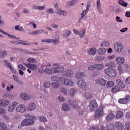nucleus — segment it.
<instances>
[{
	"label": "nucleus",
	"instance_id": "nucleus-58",
	"mask_svg": "<svg viewBox=\"0 0 130 130\" xmlns=\"http://www.w3.org/2000/svg\"><path fill=\"white\" fill-rule=\"evenodd\" d=\"M116 21H117V22H119V23H122V19L119 16L116 17Z\"/></svg>",
	"mask_w": 130,
	"mask_h": 130
},
{
	"label": "nucleus",
	"instance_id": "nucleus-36",
	"mask_svg": "<svg viewBox=\"0 0 130 130\" xmlns=\"http://www.w3.org/2000/svg\"><path fill=\"white\" fill-rule=\"evenodd\" d=\"M45 6H35L34 7V10H40V11H43V10H45Z\"/></svg>",
	"mask_w": 130,
	"mask_h": 130
},
{
	"label": "nucleus",
	"instance_id": "nucleus-32",
	"mask_svg": "<svg viewBox=\"0 0 130 130\" xmlns=\"http://www.w3.org/2000/svg\"><path fill=\"white\" fill-rule=\"evenodd\" d=\"M51 86L53 88V89H57L59 88V83L57 82H52L51 84Z\"/></svg>",
	"mask_w": 130,
	"mask_h": 130
},
{
	"label": "nucleus",
	"instance_id": "nucleus-46",
	"mask_svg": "<svg viewBox=\"0 0 130 130\" xmlns=\"http://www.w3.org/2000/svg\"><path fill=\"white\" fill-rule=\"evenodd\" d=\"M43 72H45V74H47L48 75H50V74H51V73H52V71L50 70V69H45Z\"/></svg>",
	"mask_w": 130,
	"mask_h": 130
},
{
	"label": "nucleus",
	"instance_id": "nucleus-21",
	"mask_svg": "<svg viewBox=\"0 0 130 130\" xmlns=\"http://www.w3.org/2000/svg\"><path fill=\"white\" fill-rule=\"evenodd\" d=\"M120 91V87L118 86H114L112 89H111V92L112 93H117V92H119Z\"/></svg>",
	"mask_w": 130,
	"mask_h": 130
},
{
	"label": "nucleus",
	"instance_id": "nucleus-24",
	"mask_svg": "<svg viewBox=\"0 0 130 130\" xmlns=\"http://www.w3.org/2000/svg\"><path fill=\"white\" fill-rule=\"evenodd\" d=\"M84 76H85V74L84 72H79L76 74L75 77L76 79H81V78H83Z\"/></svg>",
	"mask_w": 130,
	"mask_h": 130
},
{
	"label": "nucleus",
	"instance_id": "nucleus-37",
	"mask_svg": "<svg viewBox=\"0 0 130 130\" xmlns=\"http://www.w3.org/2000/svg\"><path fill=\"white\" fill-rule=\"evenodd\" d=\"M96 49L95 48H93L90 49L88 51V53H89V54H91V55H93L96 53Z\"/></svg>",
	"mask_w": 130,
	"mask_h": 130
},
{
	"label": "nucleus",
	"instance_id": "nucleus-55",
	"mask_svg": "<svg viewBox=\"0 0 130 130\" xmlns=\"http://www.w3.org/2000/svg\"><path fill=\"white\" fill-rule=\"evenodd\" d=\"M58 99L60 102H64V101H66V99H64L62 95L59 96Z\"/></svg>",
	"mask_w": 130,
	"mask_h": 130
},
{
	"label": "nucleus",
	"instance_id": "nucleus-42",
	"mask_svg": "<svg viewBox=\"0 0 130 130\" xmlns=\"http://www.w3.org/2000/svg\"><path fill=\"white\" fill-rule=\"evenodd\" d=\"M37 66L35 64L30 63V66L29 67V70H31L32 71H35V70H37Z\"/></svg>",
	"mask_w": 130,
	"mask_h": 130
},
{
	"label": "nucleus",
	"instance_id": "nucleus-22",
	"mask_svg": "<svg viewBox=\"0 0 130 130\" xmlns=\"http://www.w3.org/2000/svg\"><path fill=\"white\" fill-rule=\"evenodd\" d=\"M115 118V115L111 112L106 117L107 120H111V119H113V118Z\"/></svg>",
	"mask_w": 130,
	"mask_h": 130
},
{
	"label": "nucleus",
	"instance_id": "nucleus-15",
	"mask_svg": "<svg viewBox=\"0 0 130 130\" xmlns=\"http://www.w3.org/2000/svg\"><path fill=\"white\" fill-rule=\"evenodd\" d=\"M16 111L17 112H21V113H24L25 111V106L23 105H20L16 108Z\"/></svg>",
	"mask_w": 130,
	"mask_h": 130
},
{
	"label": "nucleus",
	"instance_id": "nucleus-45",
	"mask_svg": "<svg viewBox=\"0 0 130 130\" xmlns=\"http://www.w3.org/2000/svg\"><path fill=\"white\" fill-rule=\"evenodd\" d=\"M85 98H86L87 99H88V100H90V99H92V98H93V94L86 93L85 94Z\"/></svg>",
	"mask_w": 130,
	"mask_h": 130
},
{
	"label": "nucleus",
	"instance_id": "nucleus-9",
	"mask_svg": "<svg viewBox=\"0 0 130 130\" xmlns=\"http://www.w3.org/2000/svg\"><path fill=\"white\" fill-rule=\"evenodd\" d=\"M52 72L53 74H58L59 73H61L63 71V67H54L51 69Z\"/></svg>",
	"mask_w": 130,
	"mask_h": 130
},
{
	"label": "nucleus",
	"instance_id": "nucleus-27",
	"mask_svg": "<svg viewBox=\"0 0 130 130\" xmlns=\"http://www.w3.org/2000/svg\"><path fill=\"white\" fill-rule=\"evenodd\" d=\"M62 109L63 111H69L70 106L67 104L63 103L62 106Z\"/></svg>",
	"mask_w": 130,
	"mask_h": 130
},
{
	"label": "nucleus",
	"instance_id": "nucleus-10",
	"mask_svg": "<svg viewBox=\"0 0 130 130\" xmlns=\"http://www.w3.org/2000/svg\"><path fill=\"white\" fill-rule=\"evenodd\" d=\"M0 32H1V33H3V34H5V35H8V37L11 39H15V40H20V38L16 37L14 35L9 34V33L4 31L3 29L1 28H0Z\"/></svg>",
	"mask_w": 130,
	"mask_h": 130
},
{
	"label": "nucleus",
	"instance_id": "nucleus-62",
	"mask_svg": "<svg viewBox=\"0 0 130 130\" xmlns=\"http://www.w3.org/2000/svg\"><path fill=\"white\" fill-rule=\"evenodd\" d=\"M125 83L126 85H130V77H127L125 79Z\"/></svg>",
	"mask_w": 130,
	"mask_h": 130
},
{
	"label": "nucleus",
	"instance_id": "nucleus-57",
	"mask_svg": "<svg viewBox=\"0 0 130 130\" xmlns=\"http://www.w3.org/2000/svg\"><path fill=\"white\" fill-rule=\"evenodd\" d=\"M61 92L63 93V94H64V95H67V94H68V91L64 88H62L61 89Z\"/></svg>",
	"mask_w": 130,
	"mask_h": 130
},
{
	"label": "nucleus",
	"instance_id": "nucleus-4",
	"mask_svg": "<svg viewBox=\"0 0 130 130\" xmlns=\"http://www.w3.org/2000/svg\"><path fill=\"white\" fill-rule=\"evenodd\" d=\"M130 101V95H126L124 98L119 99L118 102L120 104H127Z\"/></svg>",
	"mask_w": 130,
	"mask_h": 130
},
{
	"label": "nucleus",
	"instance_id": "nucleus-34",
	"mask_svg": "<svg viewBox=\"0 0 130 130\" xmlns=\"http://www.w3.org/2000/svg\"><path fill=\"white\" fill-rule=\"evenodd\" d=\"M118 3H119V5H120L121 6H122L123 7H125V8H126V7H127V3H126L124 1L119 0Z\"/></svg>",
	"mask_w": 130,
	"mask_h": 130
},
{
	"label": "nucleus",
	"instance_id": "nucleus-60",
	"mask_svg": "<svg viewBox=\"0 0 130 130\" xmlns=\"http://www.w3.org/2000/svg\"><path fill=\"white\" fill-rule=\"evenodd\" d=\"M50 86V82H47L44 84V87H45V88H49Z\"/></svg>",
	"mask_w": 130,
	"mask_h": 130
},
{
	"label": "nucleus",
	"instance_id": "nucleus-33",
	"mask_svg": "<svg viewBox=\"0 0 130 130\" xmlns=\"http://www.w3.org/2000/svg\"><path fill=\"white\" fill-rule=\"evenodd\" d=\"M99 54H105L106 53V49L105 48H100L98 51Z\"/></svg>",
	"mask_w": 130,
	"mask_h": 130
},
{
	"label": "nucleus",
	"instance_id": "nucleus-11",
	"mask_svg": "<svg viewBox=\"0 0 130 130\" xmlns=\"http://www.w3.org/2000/svg\"><path fill=\"white\" fill-rule=\"evenodd\" d=\"M61 84H64L66 86H74V82L69 80V79H64V78H63V79H62Z\"/></svg>",
	"mask_w": 130,
	"mask_h": 130
},
{
	"label": "nucleus",
	"instance_id": "nucleus-3",
	"mask_svg": "<svg viewBox=\"0 0 130 130\" xmlns=\"http://www.w3.org/2000/svg\"><path fill=\"white\" fill-rule=\"evenodd\" d=\"M114 48L116 52L120 53V52L122 51V49H123V45L121 43H117L114 44Z\"/></svg>",
	"mask_w": 130,
	"mask_h": 130
},
{
	"label": "nucleus",
	"instance_id": "nucleus-38",
	"mask_svg": "<svg viewBox=\"0 0 130 130\" xmlns=\"http://www.w3.org/2000/svg\"><path fill=\"white\" fill-rule=\"evenodd\" d=\"M28 62H30V63H36L37 62V60L35 58H29L27 59Z\"/></svg>",
	"mask_w": 130,
	"mask_h": 130
},
{
	"label": "nucleus",
	"instance_id": "nucleus-28",
	"mask_svg": "<svg viewBox=\"0 0 130 130\" xmlns=\"http://www.w3.org/2000/svg\"><path fill=\"white\" fill-rule=\"evenodd\" d=\"M116 83H117V85H118V86H120L122 89L125 88V85H123V82L121 81V80L120 79L117 80Z\"/></svg>",
	"mask_w": 130,
	"mask_h": 130
},
{
	"label": "nucleus",
	"instance_id": "nucleus-41",
	"mask_svg": "<svg viewBox=\"0 0 130 130\" xmlns=\"http://www.w3.org/2000/svg\"><path fill=\"white\" fill-rule=\"evenodd\" d=\"M106 65L108 67H111L112 68H114V67H115L114 61H110L109 63H106Z\"/></svg>",
	"mask_w": 130,
	"mask_h": 130
},
{
	"label": "nucleus",
	"instance_id": "nucleus-48",
	"mask_svg": "<svg viewBox=\"0 0 130 130\" xmlns=\"http://www.w3.org/2000/svg\"><path fill=\"white\" fill-rule=\"evenodd\" d=\"M70 93V95H71V96H74V95H75V94H76V93H77V90L74 88L71 89Z\"/></svg>",
	"mask_w": 130,
	"mask_h": 130
},
{
	"label": "nucleus",
	"instance_id": "nucleus-53",
	"mask_svg": "<svg viewBox=\"0 0 130 130\" xmlns=\"http://www.w3.org/2000/svg\"><path fill=\"white\" fill-rule=\"evenodd\" d=\"M124 130H130V122L126 123Z\"/></svg>",
	"mask_w": 130,
	"mask_h": 130
},
{
	"label": "nucleus",
	"instance_id": "nucleus-63",
	"mask_svg": "<svg viewBox=\"0 0 130 130\" xmlns=\"http://www.w3.org/2000/svg\"><path fill=\"white\" fill-rule=\"evenodd\" d=\"M5 63H6L7 67L10 69V68L12 67V64H11V63L9 61H4Z\"/></svg>",
	"mask_w": 130,
	"mask_h": 130
},
{
	"label": "nucleus",
	"instance_id": "nucleus-35",
	"mask_svg": "<svg viewBox=\"0 0 130 130\" xmlns=\"http://www.w3.org/2000/svg\"><path fill=\"white\" fill-rule=\"evenodd\" d=\"M107 130H114L115 129L114 124H113V123L109 124L107 125Z\"/></svg>",
	"mask_w": 130,
	"mask_h": 130
},
{
	"label": "nucleus",
	"instance_id": "nucleus-23",
	"mask_svg": "<svg viewBox=\"0 0 130 130\" xmlns=\"http://www.w3.org/2000/svg\"><path fill=\"white\" fill-rule=\"evenodd\" d=\"M20 97L23 100H29L30 99V96L27 93H22Z\"/></svg>",
	"mask_w": 130,
	"mask_h": 130
},
{
	"label": "nucleus",
	"instance_id": "nucleus-13",
	"mask_svg": "<svg viewBox=\"0 0 130 130\" xmlns=\"http://www.w3.org/2000/svg\"><path fill=\"white\" fill-rule=\"evenodd\" d=\"M68 103L69 105H71V106H72L74 108H77L78 107V106H77V102L74 99L69 98L68 99Z\"/></svg>",
	"mask_w": 130,
	"mask_h": 130
},
{
	"label": "nucleus",
	"instance_id": "nucleus-20",
	"mask_svg": "<svg viewBox=\"0 0 130 130\" xmlns=\"http://www.w3.org/2000/svg\"><path fill=\"white\" fill-rule=\"evenodd\" d=\"M116 61H117L118 64H123V63H124V58L117 57L116 58Z\"/></svg>",
	"mask_w": 130,
	"mask_h": 130
},
{
	"label": "nucleus",
	"instance_id": "nucleus-50",
	"mask_svg": "<svg viewBox=\"0 0 130 130\" xmlns=\"http://www.w3.org/2000/svg\"><path fill=\"white\" fill-rule=\"evenodd\" d=\"M5 55H7V52H6V51L0 52V58H4L5 57Z\"/></svg>",
	"mask_w": 130,
	"mask_h": 130
},
{
	"label": "nucleus",
	"instance_id": "nucleus-40",
	"mask_svg": "<svg viewBox=\"0 0 130 130\" xmlns=\"http://www.w3.org/2000/svg\"><path fill=\"white\" fill-rule=\"evenodd\" d=\"M113 86H114V82L112 81H109L107 83V87H108V88H111V87H113Z\"/></svg>",
	"mask_w": 130,
	"mask_h": 130
},
{
	"label": "nucleus",
	"instance_id": "nucleus-1",
	"mask_svg": "<svg viewBox=\"0 0 130 130\" xmlns=\"http://www.w3.org/2000/svg\"><path fill=\"white\" fill-rule=\"evenodd\" d=\"M26 117H28V118L25 119L21 122V126L33 125L35 122L34 120L36 119V117L27 114Z\"/></svg>",
	"mask_w": 130,
	"mask_h": 130
},
{
	"label": "nucleus",
	"instance_id": "nucleus-59",
	"mask_svg": "<svg viewBox=\"0 0 130 130\" xmlns=\"http://www.w3.org/2000/svg\"><path fill=\"white\" fill-rule=\"evenodd\" d=\"M89 130H99V126H94L89 128Z\"/></svg>",
	"mask_w": 130,
	"mask_h": 130
},
{
	"label": "nucleus",
	"instance_id": "nucleus-64",
	"mask_svg": "<svg viewBox=\"0 0 130 130\" xmlns=\"http://www.w3.org/2000/svg\"><path fill=\"white\" fill-rule=\"evenodd\" d=\"M125 118H127V119H130V112H127L125 114Z\"/></svg>",
	"mask_w": 130,
	"mask_h": 130
},
{
	"label": "nucleus",
	"instance_id": "nucleus-19",
	"mask_svg": "<svg viewBox=\"0 0 130 130\" xmlns=\"http://www.w3.org/2000/svg\"><path fill=\"white\" fill-rule=\"evenodd\" d=\"M10 104V101L5 100H0V106L5 107L7 106V105H9Z\"/></svg>",
	"mask_w": 130,
	"mask_h": 130
},
{
	"label": "nucleus",
	"instance_id": "nucleus-5",
	"mask_svg": "<svg viewBox=\"0 0 130 130\" xmlns=\"http://www.w3.org/2000/svg\"><path fill=\"white\" fill-rule=\"evenodd\" d=\"M104 68V66L101 64H96L92 65L88 68V70L90 71H94V70H98L101 71L102 69Z\"/></svg>",
	"mask_w": 130,
	"mask_h": 130
},
{
	"label": "nucleus",
	"instance_id": "nucleus-39",
	"mask_svg": "<svg viewBox=\"0 0 130 130\" xmlns=\"http://www.w3.org/2000/svg\"><path fill=\"white\" fill-rule=\"evenodd\" d=\"M91 5V2H88L87 4L86 9L83 10V13H85V14H88V11L90 9V6Z\"/></svg>",
	"mask_w": 130,
	"mask_h": 130
},
{
	"label": "nucleus",
	"instance_id": "nucleus-25",
	"mask_svg": "<svg viewBox=\"0 0 130 130\" xmlns=\"http://www.w3.org/2000/svg\"><path fill=\"white\" fill-rule=\"evenodd\" d=\"M115 126H116V127L117 128V129H119V130L123 129V125H122L120 122H116L115 123Z\"/></svg>",
	"mask_w": 130,
	"mask_h": 130
},
{
	"label": "nucleus",
	"instance_id": "nucleus-17",
	"mask_svg": "<svg viewBox=\"0 0 130 130\" xmlns=\"http://www.w3.org/2000/svg\"><path fill=\"white\" fill-rule=\"evenodd\" d=\"M97 84H100L101 86H103V87H105V85H106V80L104 78H101L96 81Z\"/></svg>",
	"mask_w": 130,
	"mask_h": 130
},
{
	"label": "nucleus",
	"instance_id": "nucleus-29",
	"mask_svg": "<svg viewBox=\"0 0 130 130\" xmlns=\"http://www.w3.org/2000/svg\"><path fill=\"white\" fill-rule=\"evenodd\" d=\"M78 2H79L78 0L71 1L70 2H68L67 3V5L69 6V7H72V6H74V5H76Z\"/></svg>",
	"mask_w": 130,
	"mask_h": 130
},
{
	"label": "nucleus",
	"instance_id": "nucleus-30",
	"mask_svg": "<svg viewBox=\"0 0 130 130\" xmlns=\"http://www.w3.org/2000/svg\"><path fill=\"white\" fill-rule=\"evenodd\" d=\"M123 116V112L121 111H118L116 115V118H122Z\"/></svg>",
	"mask_w": 130,
	"mask_h": 130
},
{
	"label": "nucleus",
	"instance_id": "nucleus-8",
	"mask_svg": "<svg viewBox=\"0 0 130 130\" xmlns=\"http://www.w3.org/2000/svg\"><path fill=\"white\" fill-rule=\"evenodd\" d=\"M42 42H47V43H53L54 45H56L59 43V40L58 39H45L42 40Z\"/></svg>",
	"mask_w": 130,
	"mask_h": 130
},
{
	"label": "nucleus",
	"instance_id": "nucleus-31",
	"mask_svg": "<svg viewBox=\"0 0 130 130\" xmlns=\"http://www.w3.org/2000/svg\"><path fill=\"white\" fill-rule=\"evenodd\" d=\"M71 33H72L71 30H68L62 35L63 38H68V37H69L71 35Z\"/></svg>",
	"mask_w": 130,
	"mask_h": 130
},
{
	"label": "nucleus",
	"instance_id": "nucleus-18",
	"mask_svg": "<svg viewBox=\"0 0 130 130\" xmlns=\"http://www.w3.org/2000/svg\"><path fill=\"white\" fill-rule=\"evenodd\" d=\"M52 81L54 82H58L61 83L62 80H63V77H57L56 76H52L51 77Z\"/></svg>",
	"mask_w": 130,
	"mask_h": 130
},
{
	"label": "nucleus",
	"instance_id": "nucleus-44",
	"mask_svg": "<svg viewBox=\"0 0 130 130\" xmlns=\"http://www.w3.org/2000/svg\"><path fill=\"white\" fill-rule=\"evenodd\" d=\"M46 13L48 14H53L54 13V11H53L52 8L47 9L46 10Z\"/></svg>",
	"mask_w": 130,
	"mask_h": 130
},
{
	"label": "nucleus",
	"instance_id": "nucleus-26",
	"mask_svg": "<svg viewBox=\"0 0 130 130\" xmlns=\"http://www.w3.org/2000/svg\"><path fill=\"white\" fill-rule=\"evenodd\" d=\"M36 108V105L34 103H31L29 104V107L27 108V110L28 111H32V110H34Z\"/></svg>",
	"mask_w": 130,
	"mask_h": 130
},
{
	"label": "nucleus",
	"instance_id": "nucleus-56",
	"mask_svg": "<svg viewBox=\"0 0 130 130\" xmlns=\"http://www.w3.org/2000/svg\"><path fill=\"white\" fill-rule=\"evenodd\" d=\"M120 74H122L123 73V68L121 66H119L117 68Z\"/></svg>",
	"mask_w": 130,
	"mask_h": 130
},
{
	"label": "nucleus",
	"instance_id": "nucleus-7",
	"mask_svg": "<svg viewBox=\"0 0 130 130\" xmlns=\"http://www.w3.org/2000/svg\"><path fill=\"white\" fill-rule=\"evenodd\" d=\"M103 115V108L100 107L94 113V118H99Z\"/></svg>",
	"mask_w": 130,
	"mask_h": 130
},
{
	"label": "nucleus",
	"instance_id": "nucleus-49",
	"mask_svg": "<svg viewBox=\"0 0 130 130\" xmlns=\"http://www.w3.org/2000/svg\"><path fill=\"white\" fill-rule=\"evenodd\" d=\"M40 121H42V122H47V119L46 117L44 116H41L40 117Z\"/></svg>",
	"mask_w": 130,
	"mask_h": 130
},
{
	"label": "nucleus",
	"instance_id": "nucleus-52",
	"mask_svg": "<svg viewBox=\"0 0 130 130\" xmlns=\"http://www.w3.org/2000/svg\"><path fill=\"white\" fill-rule=\"evenodd\" d=\"M43 29H41L40 30H36L34 31V35H38L40 34V33H42L43 32Z\"/></svg>",
	"mask_w": 130,
	"mask_h": 130
},
{
	"label": "nucleus",
	"instance_id": "nucleus-16",
	"mask_svg": "<svg viewBox=\"0 0 130 130\" xmlns=\"http://www.w3.org/2000/svg\"><path fill=\"white\" fill-rule=\"evenodd\" d=\"M73 74L74 72H73L71 70H68L63 72V76L64 77H66L67 78H71V77H72V75Z\"/></svg>",
	"mask_w": 130,
	"mask_h": 130
},
{
	"label": "nucleus",
	"instance_id": "nucleus-14",
	"mask_svg": "<svg viewBox=\"0 0 130 130\" xmlns=\"http://www.w3.org/2000/svg\"><path fill=\"white\" fill-rule=\"evenodd\" d=\"M18 105V102H13L10 105L9 107H8V110L10 112H12L15 108H16V106Z\"/></svg>",
	"mask_w": 130,
	"mask_h": 130
},
{
	"label": "nucleus",
	"instance_id": "nucleus-2",
	"mask_svg": "<svg viewBox=\"0 0 130 130\" xmlns=\"http://www.w3.org/2000/svg\"><path fill=\"white\" fill-rule=\"evenodd\" d=\"M105 73L107 75V76L110 77V78H114V77L116 76L115 70L111 67H109L106 69L105 70Z\"/></svg>",
	"mask_w": 130,
	"mask_h": 130
},
{
	"label": "nucleus",
	"instance_id": "nucleus-43",
	"mask_svg": "<svg viewBox=\"0 0 130 130\" xmlns=\"http://www.w3.org/2000/svg\"><path fill=\"white\" fill-rule=\"evenodd\" d=\"M105 58V57L103 56H99L95 59V61H101V60H103Z\"/></svg>",
	"mask_w": 130,
	"mask_h": 130
},
{
	"label": "nucleus",
	"instance_id": "nucleus-54",
	"mask_svg": "<svg viewBox=\"0 0 130 130\" xmlns=\"http://www.w3.org/2000/svg\"><path fill=\"white\" fill-rule=\"evenodd\" d=\"M86 15H87V13L84 12V11H83L81 13V19H82V20H86V16H85Z\"/></svg>",
	"mask_w": 130,
	"mask_h": 130
},
{
	"label": "nucleus",
	"instance_id": "nucleus-12",
	"mask_svg": "<svg viewBox=\"0 0 130 130\" xmlns=\"http://www.w3.org/2000/svg\"><path fill=\"white\" fill-rule=\"evenodd\" d=\"M98 106V104H97V102L96 101H92L90 102L89 104L90 110L91 111H93L94 109H96Z\"/></svg>",
	"mask_w": 130,
	"mask_h": 130
},
{
	"label": "nucleus",
	"instance_id": "nucleus-47",
	"mask_svg": "<svg viewBox=\"0 0 130 130\" xmlns=\"http://www.w3.org/2000/svg\"><path fill=\"white\" fill-rule=\"evenodd\" d=\"M19 44H22V45H31V43H25V41L22 40L19 41Z\"/></svg>",
	"mask_w": 130,
	"mask_h": 130
},
{
	"label": "nucleus",
	"instance_id": "nucleus-51",
	"mask_svg": "<svg viewBox=\"0 0 130 130\" xmlns=\"http://www.w3.org/2000/svg\"><path fill=\"white\" fill-rule=\"evenodd\" d=\"M4 97L5 98H7V97H8L9 98H14V95L11 94L9 93H6L4 94Z\"/></svg>",
	"mask_w": 130,
	"mask_h": 130
},
{
	"label": "nucleus",
	"instance_id": "nucleus-6",
	"mask_svg": "<svg viewBox=\"0 0 130 130\" xmlns=\"http://www.w3.org/2000/svg\"><path fill=\"white\" fill-rule=\"evenodd\" d=\"M77 84L78 87L81 88L82 90H87V83H86L85 80H80V81H77Z\"/></svg>",
	"mask_w": 130,
	"mask_h": 130
},
{
	"label": "nucleus",
	"instance_id": "nucleus-61",
	"mask_svg": "<svg viewBox=\"0 0 130 130\" xmlns=\"http://www.w3.org/2000/svg\"><path fill=\"white\" fill-rule=\"evenodd\" d=\"M79 35H80V37H81V38H83V37H84V36H85V32H84V31H83V30H80V31H79Z\"/></svg>",
	"mask_w": 130,
	"mask_h": 130
}]
</instances>
